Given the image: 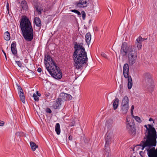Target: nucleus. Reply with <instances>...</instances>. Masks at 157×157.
<instances>
[{
    "instance_id": "31",
    "label": "nucleus",
    "mask_w": 157,
    "mask_h": 157,
    "mask_svg": "<svg viewBox=\"0 0 157 157\" xmlns=\"http://www.w3.org/2000/svg\"><path fill=\"white\" fill-rule=\"evenodd\" d=\"M81 14L83 19L85 20L86 15L85 12L84 11H82L81 12Z\"/></svg>"
},
{
    "instance_id": "18",
    "label": "nucleus",
    "mask_w": 157,
    "mask_h": 157,
    "mask_svg": "<svg viewBox=\"0 0 157 157\" xmlns=\"http://www.w3.org/2000/svg\"><path fill=\"white\" fill-rule=\"evenodd\" d=\"M62 103V102L58 99L56 102L52 106L55 109H57L61 104Z\"/></svg>"
},
{
    "instance_id": "9",
    "label": "nucleus",
    "mask_w": 157,
    "mask_h": 157,
    "mask_svg": "<svg viewBox=\"0 0 157 157\" xmlns=\"http://www.w3.org/2000/svg\"><path fill=\"white\" fill-rule=\"evenodd\" d=\"M59 96L60 98L58 99L62 102L67 100H71L72 99V97L70 94L64 93H61Z\"/></svg>"
},
{
    "instance_id": "16",
    "label": "nucleus",
    "mask_w": 157,
    "mask_h": 157,
    "mask_svg": "<svg viewBox=\"0 0 157 157\" xmlns=\"http://www.w3.org/2000/svg\"><path fill=\"white\" fill-rule=\"evenodd\" d=\"M119 100L118 98H116L113 101V109L114 110L116 109L118 107Z\"/></svg>"
},
{
    "instance_id": "42",
    "label": "nucleus",
    "mask_w": 157,
    "mask_h": 157,
    "mask_svg": "<svg viewBox=\"0 0 157 157\" xmlns=\"http://www.w3.org/2000/svg\"><path fill=\"white\" fill-rule=\"evenodd\" d=\"M36 94H37V95L38 96H39V97H40L41 95V94L40 93H38V92L37 91L36 92Z\"/></svg>"
},
{
    "instance_id": "39",
    "label": "nucleus",
    "mask_w": 157,
    "mask_h": 157,
    "mask_svg": "<svg viewBox=\"0 0 157 157\" xmlns=\"http://www.w3.org/2000/svg\"><path fill=\"white\" fill-rule=\"evenodd\" d=\"M37 71L38 72H41V71H42V70H41V69L39 67L37 69Z\"/></svg>"
},
{
    "instance_id": "32",
    "label": "nucleus",
    "mask_w": 157,
    "mask_h": 157,
    "mask_svg": "<svg viewBox=\"0 0 157 157\" xmlns=\"http://www.w3.org/2000/svg\"><path fill=\"white\" fill-rule=\"evenodd\" d=\"M16 63L17 64L18 66L20 67H22V65L21 64V62L19 61H15Z\"/></svg>"
},
{
    "instance_id": "40",
    "label": "nucleus",
    "mask_w": 157,
    "mask_h": 157,
    "mask_svg": "<svg viewBox=\"0 0 157 157\" xmlns=\"http://www.w3.org/2000/svg\"><path fill=\"white\" fill-rule=\"evenodd\" d=\"M9 4L7 2V5H6V7H7V10L8 11V13H9Z\"/></svg>"
},
{
    "instance_id": "34",
    "label": "nucleus",
    "mask_w": 157,
    "mask_h": 157,
    "mask_svg": "<svg viewBox=\"0 0 157 157\" xmlns=\"http://www.w3.org/2000/svg\"><path fill=\"white\" fill-rule=\"evenodd\" d=\"M101 55L103 57H104L105 58H107V55L104 52H101Z\"/></svg>"
},
{
    "instance_id": "26",
    "label": "nucleus",
    "mask_w": 157,
    "mask_h": 157,
    "mask_svg": "<svg viewBox=\"0 0 157 157\" xmlns=\"http://www.w3.org/2000/svg\"><path fill=\"white\" fill-rule=\"evenodd\" d=\"M19 96L21 100L23 103H25V98L24 93L19 94Z\"/></svg>"
},
{
    "instance_id": "43",
    "label": "nucleus",
    "mask_w": 157,
    "mask_h": 157,
    "mask_svg": "<svg viewBox=\"0 0 157 157\" xmlns=\"http://www.w3.org/2000/svg\"><path fill=\"white\" fill-rule=\"evenodd\" d=\"M68 139L70 140H72V137L71 135L69 136Z\"/></svg>"
},
{
    "instance_id": "44",
    "label": "nucleus",
    "mask_w": 157,
    "mask_h": 157,
    "mask_svg": "<svg viewBox=\"0 0 157 157\" xmlns=\"http://www.w3.org/2000/svg\"><path fill=\"white\" fill-rule=\"evenodd\" d=\"M149 121H153V119L152 118H150L149 119Z\"/></svg>"
},
{
    "instance_id": "23",
    "label": "nucleus",
    "mask_w": 157,
    "mask_h": 157,
    "mask_svg": "<svg viewBox=\"0 0 157 157\" xmlns=\"http://www.w3.org/2000/svg\"><path fill=\"white\" fill-rule=\"evenodd\" d=\"M30 145L32 149L35 151L38 147V146L34 142L31 141L30 142Z\"/></svg>"
},
{
    "instance_id": "46",
    "label": "nucleus",
    "mask_w": 157,
    "mask_h": 157,
    "mask_svg": "<svg viewBox=\"0 0 157 157\" xmlns=\"http://www.w3.org/2000/svg\"><path fill=\"white\" fill-rule=\"evenodd\" d=\"M67 136H66V139H67Z\"/></svg>"
},
{
    "instance_id": "21",
    "label": "nucleus",
    "mask_w": 157,
    "mask_h": 157,
    "mask_svg": "<svg viewBox=\"0 0 157 157\" xmlns=\"http://www.w3.org/2000/svg\"><path fill=\"white\" fill-rule=\"evenodd\" d=\"M129 100L128 97L125 96L123 98L121 103L129 105Z\"/></svg>"
},
{
    "instance_id": "38",
    "label": "nucleus",
    "mask_w": 157,
    "mask_h": 157,
    "mask_svg": "<svg viewBox=\"0 0 157 157\" xmlns=\"http://www.w3.org/2000/svg\"><path fill=\"white\" fill-rule=\"evenodd\" d=\"M2 51L5 56L6 59H7V57H6V53L3 50H2Z\"/></svg>"
},
{
    "instance_id": "20",
    "label": "nucleus",
    "mask_w": 157,
    "mask_h": 157,
    "mask_svg": "<svg viewBox=\"0 0 157 157\" xmlns=\"http://www.w3.org/2000/svg\"><path fill=\"white\" fill-rule=\"evenodd\" d=\"M36 10L37 12L39 14H40L43 10V7L42 6H35Z\"/></svg>"
},
{
    "instance_id": "1",
    "label": "nucleus",
    "mask_w": 157,
    "mask_h": 157,
    "mask_svg": "<svg viewBox=\"0 0 157 157\" xmlns=\"http://www.w3.org/2000/svg\"><path fill=\"white\" fill-rule=\"evenodd\" d=\"M74 48L75 51L73 54L74 66L75 68L79 69L87 63L88 58L83 43L76 44Z\"/></svg>"
},
{
    "instance_id": "33",
    "label": "nucleus",
    "mask_w": 157,
    "mask_h": 157,
    "mask_svg": "<svg viewBox=\"0 0 157 157\" xmlns=\"http://www.w3.org/2000/svg\"><path fill=\"white\" fill-rule=\"evenodd\" d=\"M150 126H152L150 124H148L147 125H144V127L146 128V131H147L148 130V129H149V128L150 127Z\"/></svg>"
},
{
    "instance_id": "28",
    "label": "nucleus",
    "mask_w": 157,
    "mask_h": 157,
    "mask_svg": "<svg viewBox=\"0 0 157 157\" xmlns=\"http://www.w3.org/2000/svg\"><path fill=\"white\" fill-rule=\"evenodd\" d=\"M70 11L77 13L78 16H80L81 15V13L80 12L76 10H71Z\"/></svg>"
},
{
    "instance_id": "24",
    "label": "nucleus",
    "mask_w": 157,
    "mask_h": 157,
    "mask_svg": "<svg viewBox=\"0 0 157 157\" xmlns=\"http://www.w3.org/2000/svg\"><path fill=\"white\" fill-rule=\"evenodd\" d=\"M55 131L58 135H59L60 133V125L59 123H57L55 126Z\"/></svg>"
},
{
    "instance_id": "30",
    "label": "nucleus",
    "mask_w": 157,
    "mask_h": 157,
    "mask_svg": "<svg viewBox=\"0 0 157 157\" xmlns=\"http://www.w3.org/2000/svg\"><path fill=\"white\" fill-rule=\"evenodd\" d=\"M134 117V119H135V120L138 122H141V120L140 118V117L138 116H135Z\"/></svg>"
},
{
    "instance_id": "8",
    "label": "nucleus",
    "mask_w": 157,
    "mask_h": 157,
    "mask_svg": "<svg viewBox=\"0 0 157 157\" xmlns=\"http://www.w3.org/2000/svg\"><path fill=\"white\" fill-rule=\"evenodd\" d=\"M126 120V127L128 133L130 134L135 133V128L134 127V123L132 122V119L129 118H127Z\"/></svg>"
},
{
    "instance_id": "11",
    "label": "nucleus",
    "mask_w": 157,
    "mask_h": 157,
    "mask_svg": "<svg viewBox=\"0 0 157 157\" xmlns=\"http://www.w3.org/2000/svg\"><path fill=\"white\" fill-rule=\"evenodd\" d=\"M129 46L127 48V46L126 43H123L121 46V48L120 50L121 54L123 56L126 55L127 54H128V50Z\"/></svg>"
},
{
    "instance_id": "35",
    "label": "nucleus",
    "mask_w": 157,
    "mask_h": 157,
    "mask_svg": "<svg viewBox=\"0 0 157 157\" xmlns=\"http://www.w3.org/2000/svg\"><path fill=\"white\" fill-rule=\"evenodd\" d=\"M46 111L47 113H52V111L49 108H47L46 109Z\"/></svg>"
},
{
    "instance_id": "22",
    "label": "nucleus",
    "mask_w": 157,
    "mask_h": 157,
    "mask_svg": "<svg viewBox=\"0 0 157 157\" xmlns=\"http://www.w3.org/2000/svg\"><path fill=\"white\" fill-rule=\"evenodd\" d=\"M21 6L23 10H26L27 8L26 2L25 1H22L21 2Z\"/></svg>"
},
{
    "instance_id": "19",
    "label": "nucleus",
    "mask_w": 157,
    "mask_h": 157,
    "mask_svg": "<svg viewBox=\"0 0 157 157\" xmlns=\"http://www.w3.org/2000/svg\"><path fill=\"white\" fill-rule=\"evenodd\" d=\"M85 40L87 43L89 44H90L91 39V35L90 33H88L86 34L85 36Z\"/></svg>"
},
{
    "instance_id": "15",
    "label": "nucleus",
    "mask_w": 157,
    "mask_h": 157,
    "mask_svg": "<svg viewBox=\"0 0 157 157\" xmlns=\"http://www.w3.org/2000/svg\"><path fill=\"white\" fill-rule=\"evenodd\" d=\"M105 147H107L111 143V139L110 136H107L105 139Z\"/></svg>"
},
{
    "instance_id": "27",
    "label": "nucleus",
    "mask_w": 157,
    "mask_h": 157,
    "mask_svg": "<svg viewBox=\"0 0 157 157\" xmlns=\"http://www.w3.org/2000/svg\"><path fill=\"white\" fill-rule=\"evenodd\" d=\"M17 89L19 91V94L24 93L23 90L20 86H17Z\"/></svg>"
},
{
    "instance_id": "7",
    "label": "nucleus",
    "mask_w": 157,
    "mask_h": 157,
    "mask_svg": "<svg viewBox=\"0 0 157 157\" xmlns=\"http://www.w3.org/2000/svg\"><path fill=\"white\" fill-rule=\"evenodd\" d=\"M23 36L25 40L28 41H31L33 37V28L23 31Z\"/></svg>"
},
{
    "instance_id": "37",
    "label": "nucleus",
    "mask_w": 157,
    "mask_h": 157,
    "mask_svg": "<svg viewBox=\"0 0 157 157\" xmlns=\"http://www.w3.org/2000/svg\"><path fill=\"white\" fill-rule=\"evenodd\" d=\"M134 108V106L133 105H132L131 106V113L132 114L133 113V109Z\"/></svg>"
},
{
    "instance_id": "5",
    "label": "nucleus",
    "mask_w": 157,
    "mask_h": 157,
    "mask_svg": "<svg viewBox=\"0 0 157 157\" xmlns=\"http://www.w3.org/2000/svg\"><path fill=\"white\" fill-rule=\"evenodd\" d=\"M20 25L21 31L33 28L29 19L25 16L22 17L20 22Z\"/></svg>"
},
{
    "instance_id": "12",
    "label": "nucleus",
    "mask_w": 157,
    "mask_h": 157,
    "mask_svg": "<svg viewBox=\"0 0 157 157\" xmlns=\"http://www.w3.org/2000/svg\"><path fill=\"white\" fill-rule=\"evenodd\" d=\"M89 0H80L76 4L77 6L79 7H85L87 6Z\"/></svg>"
},
{
    "instance_id": "25",
    "label": "nucleus",
    "mask_w": 157,
    "mask_h": 157,
    "mask_svg": "<svg viewBox=\"0 0 157 157\" xmlns=\"http://www.w3.org/2000/svg\"><path fill=\"white\" fill-rule=\"evenodd\" d=\"M4 37L5 39L6 40H9L10 39V35L8 31L5 32L4 34Z\"/></svg>"
},
{
    "instance_id": "13",
    "label": "nucleus",
    "mask_w": 157,
    "mask_h": 157,
    "mask_svg": "<svg viewBox=\"0 0 157 157\" xmlns=\"http://www.w3.org/2000/svg\"><path fill=\"white\" fill-rule=\"evenodd\" d=\"M16 43L15 42H13L11 46V50L12 53L13 55H16L17 54V51L16 48Z\"/></svg>"
},
{
    "instance_id": "3",
    "label": "nucleus",
    "mask_w": 157,
    "mask_h": 157,
    "mask_svg": "<svg viewBox=\"0 0 157 157\" xmlns=\"http://www.w3.org/2000/svg\"><path fill=\"white\" fill-rule=\"evenodd\" d=\"M128 55V62L130 65L132 66L136 62L137 56V50L134 45H129Z\"/></svg>"
},
{
    "instance_id": "6",
    "label": "nucleus",
    "mask_w": 157,
    "mask_h": 157,
    "mask_svg": "<svg viewBox=\"0 0 157 157\" xmlns=\"http://www.w3.org/2000/svg\"><path fill=\"white\" fill-rule=\"evenodd\" d=\"M144 78L145 79L148 88L151 91L154 89L153 82L151 79V76L149 73H146L144 74Z\"/></svg>"
},
{
    "instance_id": "17",
    "label": "nucleus",
    "mask_w": 157,
    "mask_h": 157,
    "mask_svg": "<svg viewBox=\"0 0 157 157\" xmlns=\"http://www.w3.org/2000/svg\"><path fill=\"white\" fill-rule=\"evenodd\" d=\"M34 21L36 26L38 27H41V21L39 17H35L34 19Z\"/></svg>"
},
{
    "instance_id": "45",
    "label": "nucleus",
    "mask_w": 157,
    "mask_h": 157,
    "mask_svg": "<svg viewBox=\"0 0 157 157\" xmlns=\"http://www.w3.org/2000/svg\"><path fill=\"white\" fill-rule=\"evenodd\" d=\"M108 155H109V152H108Z\"/></svg>"
},
{
    "instance_id": "4",
    "label": "nucleus",
    "mask_w": 157,
    "mask_h": 157,
    "mask_svg": "<svg viewBox=\"0 0 157 157\" xmlns=\"http://www.w3.org/2000/svg\"><path fill=\"white\" fill-rule=\"evenodd\" d=\"M129 66L127 63L124 64L123 67V73L124 77L125 78H127L128 81V88L130 89L132 86V78L128 75Z\"/></svg>"
},
{
    "instance_id": "41",
    "label": "nucleus",
    "mask_w": 157,
    "mask_h": 157,
    "mask_svg": "<svg viewBox=\"0 0 157 157\" xmlns=\"http://www.w3.org/2000/svg\"><path fill=\"white\" fill-rule=\"evenodd\" d=\"M75 124V122L74 121L72 122L70 124H71V126H74Z\"/></svg>"
},
{
    "instance_id": "36",
    "label": "nucleus",
    "mask_w": 157,
    "mask_h": 157,
    "mask_svg": "<svg viewBox=\"0 0 157 157\" xmlns=\"http://www.w3.org/2000/svg\"><path fill=\"white\" fill-rule=\"evenodd\" d=\"M4 124L5 123L3 121L0 120V126H4Z\"/></svg>"
},
{
    "instance_id": "10",
    "label": "nucleus",
    "mask_w": 157,
    "mask_h": 157,
    "mask_svg": "<svg viewBox=\"0 0 157 157\" xmlns=\"http://www.w3.org/2000/svg\"><path fill=\"white\" fill-rule=\"evenodd\" d=\"M147 38H143L141 36H139L136 40L135 44L134 45L136 47L138 50L140 49L142 47V42L144 40H147Z\"/></svg>"
},
{
    "instance_id": "14",
    "label": "nucleus",
    "mask_w": 157,
    "mask_h": 157,
    "mask_svg": "<svg viewBox=\"0 0 157 157\" xmlns=\"http://www.w3.org/2000/svg\"><path fill=\"white\" fill-rule=\"evenodd\" d=\"M121 110L123 113H127L129 108V105L121 103Z\"/></svg>"
},
{
    "instance_id": "29",
    "label": "nucleus",
    "mask_w": 157,
    "mask_h": 157,
    "mask_svg": "<svg viewBox=\"0 0 157 157\" xmlns=\"http://www.w3.org/2000/svg\"><path fill=\"white\" fill-rule=\"evenodd\" d=\"M34 100L36 101H38L39 100V98L38 96L35 94H34L33 95Z\"/></svg>"
},
{
    "instance_id": "2",
    "label": "nucleus",
    "mask_w": 157,
    "mask_h": 157,
    "mask_svg": "<svg viewBox=\"0 0 157 157\" xmlns=\"http://www.w3.org/2000/svg\"><path fill=\"white\" fill-rule=\"evenodd\" d=\"M44 61L46 68L50 75L56 79L61 78L62 74L59 68L49 55L47 54L45 55Z\"/></svg>"
}]
</instances>
